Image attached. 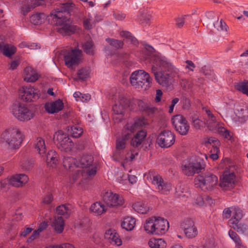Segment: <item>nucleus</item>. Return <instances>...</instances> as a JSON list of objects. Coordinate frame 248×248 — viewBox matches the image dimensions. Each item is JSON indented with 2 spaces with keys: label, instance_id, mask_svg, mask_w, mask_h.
I'll list each match as a JSON object with an SVG mask.
<instances>
[{
  "label": "nucleus",
  "instance_id": "1",
  "mask_svg": "<svg viewBox=\"0 0 248 248\" xmlns=\"http://www.w3.org/2000/svg\"><path fill=\"white\" fill-rule=\"evenodd\" d=\"M152 72L157 82L163 86H168L170 83L171 74H177L178 70L166 57L154 55Z\"/></svg>",
  "mask_w": 248,
  "mask_h": 248
},
{
  "label": "nucleus",
  "instance_id": "2",
  "mask_svg": "<svg viewBox=\"0 0 248 248\" xmlns=\"http://www.w3.org/2000/svg\"><path fill=\"white\" fill-rule=\"evenodd\" d=\"M72 5V3H68L61 4L50 14L55 24L60 26L57 28L58 32L63 35H69L75 31L74 27L65 23L67 20L65 14L69 13L73 7Z\"/></svg>",
  "mask_w": 248,
  "mask_h": 248
},
{
  "label": "nucleus",
  "instance_id": "3",
  "mask_svg": "<svg viewBox=\"0 0 248 248\" xmlns=\"http://www.w3.org/2000/svg\"><path fill=\"white\" fill-rule=\"evenodd\" d=\"M77 159L78 168L82 169H78L75 170L76 173L72 176L73 182L79 179H90L96 174V168L93 165V159L91 155H84Z\"/></svg>",
  "mask_w": 248,
  "mask_h": 248
},
{
  "label": "nucleus",
  "instance_id": "4",
  "mask_svg": "<svg viewBox=\"0 0 248 248\" xmlns=\"http://www.w3.org/2000/svg\"><path fill=\"white\" fill-rule=\"evenodd\" d=\"M24 138L21 130L16 127H10L1 134L0 142L10 150L20 148Z\"/></svg>",
  "mask_w": 248,
  "mask_h": 248
},
{
  "label": "nucleus",
  "instance_id": "5",
  "mask_svg": "<svg viewBox=\"0 0 248 248\" xmlns=\"http://www.w3.org/2000/svg\"><path fill=\"white\" fill-rule=\"evenodd\" d=\"M129 80L134 88L143 90L148 89L152 82L149 74L143 70H137L132 72Z\"/></svg>",
  "mask_w": 248,
  "mask_h": 248
},
{
  "label": "nucleus",
  "instance_id": "6",
  "mask_svg": "<svg viewBox=\"0 0 248 248\" xmlns=\"http://www.w3.org/2000/svg\"><path fill=\"white\" fill-rule=\"evenodd\" d=\"M128 126H124L121 136L116 141V148L113 155L114 160L116 161H120V158L124 157L123 154L127 151L126 146L132 137L131 132L128 131Z\"/></svg>",
  "mask_w": 248,
  "mask_h": 248
},
{
  "label": "nucleus",
  "instance_id": "7",
  "mask_svg": "<svg viewBox=\"0 0 248 248\" xmlns=\"http://www.w3.org/2000/svg\"><path fill=\"white\" fill-rule=\"evenodd\" d=\"M205 167L203 159L201 157H195L185 160L182 165V172L188 176H193L195 173H199Z\"/></svg>",
  "mask_w": 248,
  "mask_h": 248
},
{
  "label": "nucleus",
  "instance_id": "8",
  "mask_svg": "<svg viewBox=\"0 0 248 248\" xmlns=\"http://www.w3.org/2000/svg\"><path fill=\"white\" fill-rule=\"evenodd\" d=\"M194 183L197 187L203 191H210L217 184L218 178L212 172H205L195 178Z\"/></svg>",
  "mask_w": 248,
  "mask_h": 248
},
{
  "label": "nucleus",
  "instance_id": "9",
  "mask_svg": "<svg viewBox=\"0 0 248 248\" xmlns=\"http://www.w3.org/2000/svg\"><path fill=\"white\" fill-rule=\"evenodd\" d=\"M10 112L18 120L28 121L33 117L32 111L24 104L20 103L13 104L10 108Z\"/></svg>",
  "mask_w": 248,
  "mask_h": 248
},
{
  "label": "nucleus",
  "instance_id": "10",
  "mask_svg": "<svg viewBox=\"0 0 248 248\" xmlns=\"http://www.w3.org/2000/svg\"><path fill=\"white\" fill-rule=\"evenodd\" d=\"M53 140L61 151L65 152L71 151L74 145L68 135L62 130H58L54 134Z\"/></svg>",
  "mask_w": 248,
  "mask_h": 248
},
{
  "label": "nucleus",
  "instance_id": "11",
  "mask_svg": "<svg viewBox=\"0 0 248 248\" xmlns=\"http://www.w3.org/2000/svg\"><path fill=\"white\" fill-rule=\"evenodd\" d=\"M129 100L124 96L119 97L118 102L113 106V119L115 123L121 122L124 118V110L129 107Z\"/></svg>",
  "mask_w": 248,
  "mask_h": 248
},
{
  "label": "nucleus",
  "instance_id": "12",
  "mask_svg": "<svg viewBox=\"0 0 248 248\" xmlns=\"http://www.w3.org/2000/svg\"><path fill=\"white\" fill-rule=\"evenodd\" d=\"M235 168L234 166H229L224 171L222 177L220 178L219 185L225 190L232 188L235 182Z\"/></svg>",
  "mask_w": 248,
  "mask_h": 248
},
{
  "label": "nucleus",
  "instance_id": "13",
  "mask_svg": "<svg viewBox=\"0 0 248 248\" xmlns=\"http://www.w3.org/2000/svg\"><path fill=\"white\" fill-rule=\"evenodd\" d=\"M40 91L31 86H23L19 90L20 98L25 102H33L40 97Z\"/></svg>",
  "mask_w": 248,
  "mask_h": 248
},
{
  "label": "nucleus",
  "instance_id": "14",
  "mask_svg": "<svg viewBox=\"0 0 248 248\" xmlns=\"http://www.w3.org/2000/svg\"><path fill=\"white\" fill-rule=\"evenodd\" d=\"M175 141V135L169 130H163L158 135L156 143L162 148L171 147Z\"/></svg>",
  "mask_w": 248,
  "mask_h": 248
},
{
  "label": "nucleus",
  "instance_id": "15",
  "mask_svg": "<svg viewBox=\"0 0 248 248\" xmlns=\"http://www.w3.org/2000/svg\"><path fill=\"white\" fill-rule=\"evenodd\" d=\"M171 121L176 131L181 135H186L189 129V125L186 118L182 115L174 116Z\"/></svg>",
  "mask_w": 248,
  "mask_h": 248
},
{
  "label": "nucleus",
  "instance_id": "16",
  "mask_svg": "<svg viewBox=\"0 0 248 248\" xmlns=\"http://www.w3.org/2000/svg\"><path fill=\"white\" fill-rule=\"evenodd\" d=\"M103 200L106 205L110 207L122 206L124 203V200L122 196L108 191L104 194Z\"/></svg>",
  "mask_w": 248,
  "mask_h": 248
},
{
  "label": "nucleus",
  "instance_id": "17",
  "mask_svg": "<svg viewBox=\"0 0 248 248\" xmlns=\"http://www.w3.org/2000/svg\"><path fill=\"white\" fill-rule=\"evenodd\" d=\"M82 55V51L78 49H74L65 53L64 56L65 64L71 68L79 63Z\"/></svg>",
  "mask_w": 248,
  "mask_h": 248
},
{
  "label": "nucleus",
  "instance_id": "18",
  "mask_svg": "<svg viewBox=\"0 0 248 248\" xmlns=\"http://www.w3.org/2000/svg\"><path fill=\"white\" fill-rule=\"evenodd\" d=\"M151 180L152 184L161 194H167L172 188L171 185L170 183L165 181L159 175H154Z\"/></svg>",
  "mask_w": 248,
  "mask_h": 248
},
{
  "label": "nucleus",
  "instance_id": "19",
  "mask_svg": "<svg viewBox=\"0 0 248 248\" xmlns=\"http://www.w3.org/2000/svg\"><path fill=\"white\" fill-rule=\"evenodd\" d=\"M181 228L186 237L193 238L198 234V230L195 225L194 222L191 218L184 219L180 224Z\"/></svg>",
  "mask_w": 248,
  "mask_h": 248
},
{
  "label": "nucleus",
  "instance_id": "20",
  "mask_svg": "<svg viewBox=\"0 0 248 248\" xmlns=\"http://www.w3.org/2000/svg\"><path fill=\"white\" fill-rule=\"evenodd\" d=\"M29 180L28 176L23 173L16 174L8 178L9 185L16 187L23 186L28 183Z\"/></svg>",
  "mask_w": 248,
  "mask_h": 248
},
{
  "label": "nucleus",
  "instance_id": "21",
  "mask_svg": "<svg viewBox=\"0 0 248 248\" xmlns=\"http://www.w3.org/2000/svg\"><path fill=\"white\" fill-rule=\"evenodd\" d=\"M45 3V0H24L21 3V13L26 16L30 11L36 6L43 5Z\"/></svg>",
  "mask_w": 248,
  "mask_h": 248
},
{
  "label": "nucleus",
  "instance_id": "22",
  "mask_svg": "<svg viewBox=\"0 0 248 248\" xmlns=\"http://www.w3.org/2000/svg\"><path fill=\"white\" fill-rule=\"evenodd\" d=\"M155 234L163 235L168 230L169 223L167 220L162 217H155Z\"/></svg>",
  "mask_w": 248,
  "mask_h": 248
},
{
  "label": "nucleus",
  "instance_id": "23",
  "mask_svg": "<svg viewBox=\"0 0 248 248\" xmlns=\"http://www.w3.org/2000/svg\"><path fill=\"white\" fill-rule=\"evenodd\" d=\"M203 110L206 114V116L203 118L204 124L209 130L214 131L216 129L217 124L216 116L207 108H203Z\"/></svg>",
  "mask_w": 248,
  "mask_h": 248
},
{
  "label": "nucleus",
  "instance_id": "24",
  "mask_svg": "<svg viewBox=\"0 0 248 248\" xmlns=\"http://www.w3.org/2000/svg\"><path fill=\"white\" fill-rule=\"evenodd\" d=\"M105 238L109 242L117 246H120L122 244V241L119 234L115 230L109 229L105 233Z\"/></svg>",
  "mask_w": 248,
  "mask_h": 248
},
{
  "label": "nucleus",
  "instance_id": "25",
  "mask_svg": "<svg viewBox=\"0 0 248 248\" xmlns=\"http://www.w3.org/2000/svg\"><path fill=\"white\" fill-rule=\"evenodd\" d=\"M40 76L36 71L31 66H27L24 69V79L28 82H34L39 78Z\"/></svg>",
  "mask_w": 248,
  "mask_h": 248
},
{
  "label": "nucleus",
  "instance_id": "26",
  "mask_svg": "<svg viewBox=\"0 0 248 248\" xmlns=\"http://www.w3.org/2000/svg\"><path fill=\"white\" fill-rule=\"evenodd\" d=\"M63 107V103L60 99L46 104L45 106L46 110L49 113H57L61 110Z\"/></svg>",
  "mask_w": 248,
  "mask_h": 248
},
{
  "label": "nucleus",
  "instance_id": "27",
  "mask_svg": "<svg viewBox=\"0 0 248 248\" xmlns=\"http://www.w3.org/2000/svg\"><path fill=\"white\" fill-rule=\"evenodd\" d=\"M42 157L46 160L47 165L52 167L55 166L58 162V155L53 150H49L46 155L45 154L44 156Z\"/></svg>",
  "mask_w": 248,
  "mask_h": 248
},
{
  "label": "nucleus",
  "instance_id": "28",
  "mask_svg": "<svg viewBox=\"0 0 248 248\" xmlns=\"http://www.w3.org/2000/svg\"><path fill=\"white\" fill-rule=\"evenodd\" d=\"M147 122L143 117L138 118L135 119L133 124L127 123L124 126H128V131L131 132V135L138 129L142 128L146 125Z\"/></svg>",
  "mask_w": 248,
  "mask_h": 248
},
{
  "label": "nucleus",
  "instance_id": "29",
  "mask_svg": "<svg viewBox=\"0 0 248 248\" xmlns=\"http://www.w3.org/2000/svg\"><path fill=\"white\" fill-rule=\"evenodd\" d=\"M0 51L4 56L10 58L15 54L16 48L13 45L1 42L0 43Z\"/></svg>",
  "mask_w": 248,
  "mask_h": 248
},
{
  "label": "nucleus",
  "instance_id": "30",
  "mask_svg": "<svg viewBox=\"0 0 248 248\" xmlns=\"http://www.w3.org/2000/svg\"><path fill=\"white\" fill-rule=\"evenodd\" d=\"M230 226L235 230L238 232L244 234H248V227L247 225L237 222L236 220L230 219Z\"/></svg>",
  "mask_w": 248,
  "mask_h": 248
},
{
  "label": "nucleus",
  "instance_id": "31",
  "mask_svg": "<svg viewBox=\"0 0 248 248\" xmlns=\"http://www.w3.org/2000/svg\"><path fill=\"white\" fill-rule=\"evenodd\" d=\"M77 162V159L71 156H65L63 159V167L70 171L78 168Z\"/></svg>",
  "mask_w": 248,
  "mask_h": 248
},
{
  "label": "nucleus",
  "instance_id": "32",
  "mask_svg": "<svg viewBox=\"0 0 248 248\" xmlns=\"http://www.w3.org/2000/svg\"><path fill=\"white\" fill-rule=\"evenodd\" d=\"M146 137V132L140 130L132 138H131L130 144L133 147H138Z\"/></svg>",
  "mask_w": 248,
  "mask_h": 248
},
{
  "label": "nucleus",
  "instance_id": "33",
  "mask_svg": "<svg viewBox=\"0 0 248 248\" xmlns=\"http://www.w3.org/2000/svg\"><path fill=\"white\" fill-rule=\"evenodd\" d=\"M135 103L138 105L140 111H144L148 114L154 113L156 110L155 107L150 106L147 102L141 100H136Z\"/></svg>",
  "mask_w": 248,
  "mask_h": 248
},
{
  "label": "nucleus",
  "instance_id": "34",
  "mask_svg": "<svg viewBox=\"0 0 248 248\" xmlns=\"http://www.w3.org/2000/svg\"><path fill=\"white\" fill-rule=\"evenodd\" d=\"M35 150L41 156H44L46 152L45 141L42 138H38L34 143Z\"/></svg>",
  "mask_w": 248,
  "mask_h": 248
},
{
  "label": "nucleus",
  "instance_id": "35",
  "mask_svg": "<svg viewBox=\"0 0 248 248\" xmlns=\"http://www.w3.org/2000/svg\"><path fill=\"white\" fill-rule=\"evenodd\" d=\"M90 211L95 216L101 215L106 212L107 209L100 202H96L90 207Z\"/></svg>",
  "mask_w": 248,
  "mask_h": 248
},
{
  "label": "nucleus",
  "instance_id": "36",
  "mask_svg": "<svg viewBox=\"0 0 248 248\" xmlns=\"http://www.w3.org/2000/svg\"><path fill=\"white\" fill-rule=\"evenodd\" d=\"M136 225L135 219L133 217H127L124 218L121 226L122 228L126 231H131Z\"/></svg>",
  "mask_w": 248,
  "mask_h": 248
},
{
  "label": "nucleus",
  "instance_id": "37",
  "mask_svg": "<svg viewBox=\"0 0 248 248\" xmlns=\"http://www.w3.org/2000/svg\"><path fill=\"white\" fill-rule=\"evenodd\" d=\"M52 226L58 233H61L64 229V221L62 217H55L52 223Z\"/></svg>",
  "mask_w": 248,
  "mask_h": 248
},
{
  "label": "nucleus",
  "instance_id": "38",
  "mask_svg": "<svg viewBox=\"0 0 248 248\" xmlns=\"http://www.w3.org/2000/svg\"><path fill=\"white\" fill-rule=\"evenodd\" d=\"M133 209L138 213L144 214L149 211V206L142 202H137L133 205Z\"/></svg>",
  "mask_w": 248,
  "mask_h": 248
},
{
  "label": "nucleus",
  "instance_id": "39",
  "mask_svg": "<svg viewBox=\"0 0 248 248\" xmlns=\"http://www.w3.org/2000/svg\"><path fill=\"white\" fill-rule=\"evenodd\" d=\"M150 248H166L167 243L163 239L152 238L148 242Z\"/></svg>",
  "mask_w": 248,
  "mask_h": 248
},
{
  "label": "nucleus",
  "instance_id": "40",
  "mask_svg": "<svg viewBox=\"0 0 248 248\" xmlns=\"http://www.w3.org/2000/svg\"><path fill=\"white\" fill-rule=\"evenodd\" d=\"M34 164V160L29 157H24L20 162V166L24 170H30Z\"/></svg>",
  "mask_w": 248,
  "mask_h": 248
},
{
  "label": "nucleus",
  "instance_id": "41",
  "mask_svg": "<svg viewBox=\"0 0 248 248\" xmlns=\"http://www.w3.org/2000/svg\"><path fill=\"white\" fill-rule=\"evenodd\" d=\"M155 217L147 219L144 226L145 231L148 233L155 234Z\"/></svg>",
  "mask_w": 248,
  "mask_h": 248
},
{
  "label": "nucleus",
  "instance_id": "42",
  "mask_svg": "<svg viewBox=\"0 0 248 248\" xmlns=\"http://www.w3.org/2000/svg\"><path fill=\"white\" fill-rule=\"evenodd\" d=\"M46 18V16L44 13H37L33 15L30 17L31 22L34 24L38 25L41 24L43 23Z\"/></svg>",
  "mask_w": 248,
  "mask_h": 248
},
{
  "label": "nucleus",
  "instance_id": "43",
  "mask_svg": "<svg viewBox=\"0 0 248 248\" xmlns=\"http://www.w3.org/2000/svg\"><path fill=\"white\" fill-rule=\"evenodd\" d=\"M235 89L248 96V80H244L236 83Z\"/></svg>",
  "mask_w": 248,
  "mask_h": 248
},
{
  "label": "nucleus",
  "instance_id": "44",
  "mask_svg": "<svg viewBox=\"0 0 248 248\" xmlns=\"http://www.w3.org/2000/svg\"><path fill=\"white\" fill-rule=\"evenodd\" d=\"M56 213L60 215L68 217L71 213L69 205L62 204L56 208Z\"/></svg>",
  "mask_w": 248,
  "mask_h": 248
},
{
  "label": "nucleus",
  "instance_id": "45",
  "mask_svg": "<svg viewBox=\"0 0 248 248\" xmlns=\"http://www.w3.org/2000/svg\"><path fill=\"white\" fill-rule=\"evenodd\" d=\"M77 101H81L82 102H87L91 99V95L89 93L82 94L79 92H76L74 94Z\"/></svg>",
  "mask_w": 248,
  "mask_h": 248
},
{
  "label": "nucleus",
  "instance_id": "46",
  "mask_svg": "<svg viewBox=\"0 0 248 248\" xmlns=\"http://www.w3.org/2000/svg\"><path fill=\"white\" fill-rule=\"evenodd\" d=\"M96 21L94 20L91 14H89L87 17L84 18L83 20V25L86 30H91L93 26L95 25Z\"/></svg>",
  "mask_w": 248,
  "mask_h": 248
},
{
  "label": "nucleus",
  "instance_id": "47",
  "mask_svg": "<svg viewBox=\"0 0 248 248\" xmlns=\"http://www.w3.org/2000/svg\"><path fill=\"white\" fill-rule=\"evenodd\" d=\"M243 216V212L241 209L238 207L234 208L232 210V216L230 219L236 220L237 222H239Z\"/></svg>",
  "mask_w": 248,
  "mask_h": 248
},
{
  "label": "nucleus",
  "instance_id": "48",
  "mask_svg": "<svg viewBox=\"0 0 248 248\" xmlns=\"http://www.w3.org/2000/svg\"><path fill=\"white\" fill-rule=\"evenodd\" d=\"M89 69L87 68H82L79 69L77 73L78 79L81 80H84L87 78L89 76Z\"/></svg>",
  "mask_w": 248,
  "mask_h": 248
},
{
  "label": "nucleus",
  "instance_id": "49",
  "mask_svg": "<svg viewBox=\"0 0 248 248\" xmlns=\"http://www.w3.org/2000/svg\"><path fill=\"white\" fill-rule=\"evenodd\" d=\"M106 40L110 45L117 49L121 48L124 46V43L121 40L109 38H107Z\"/></svg>",
  "mask_w": 248,
  "mask_h": 248
},
{
  "label": "nucleus",
  "instance_id": "50",
  "mask_svg": "<svg viewBox=\"0 0 248 248\" xmlns=\"http://www.w3.org/2000/svg\"><path fill=\"white\" fill-rule=\"evenodd\" d=\"M70 132L73 137L78 138L83 133V129L79 126L75 125L71 127Z\"/></svg>",
  "mask_w": 248,
  "mask_h": 248
},
{
  "label": "nucleus",
  "instance_id": "51",
  "mask_svg": "<svg viewBox=\"0 0 248 248\" xmlns=\"http://www.w3.org/2000/svg\"><path fill=\"white\" fill-rule=\"evenodd\" d=\"M84 51L89 55H93L94 53L93 43L92 41H87L83 46Z\"/></svg>",
  "mask_w": 248,
  "mask_h": 248
},
{
  "label": "nucleus",
  "instance_id": "52",
  "mask_svg": "<svg viewBox=\"0 0 248 248\" xmlns=\"http://www.w3.org/2000/svg\"><path fill=\"white\" fill-rule=\"evenodd\" d=\"M120 35L122 37H125V38L129 40L131 42L135 45H137L138 43L137 39L133 37L131 33L127 31H122L120 32Z\"/></svg>",
  "mask_w": 248,
  "mask_h": 248
},
{
  "label": "nucleus",
  "instance_id": "53",
  "mask_svg": "<svg viewBox=\"0 0 248 248\" xmlns=\"http://www.w3.org/2000/svg\"><path fill=\"white\" fill-rule=\"evenodd\" d=\"M155 49L151 46L145 45L143 52L145 54V59H149L155 52Z\"/></svg>",
  "mask_w": 248,
  "mask_h": 248
},
{
  "label": "nucleus",
  "instance_id": "54",
  "mask_svg": "<svg viewBox=\"0 0 248 248\" xmlns=\"http://www.w3.org/2000/svg\"><path fill=\"white\" fill-rule=\"evenodd\" d=\"M45 248H75V247L71 244L63 243L61 244L47 245Z\"/></svg>",
  "mask_w": 248,
  "mask_h": 248
},
{
  "label": "nucleus",
  "instance_id": "55",
  "mask_svg": "<svg viewBox=\"0 0 248 248\" xmlns=\"http://www.w3.org/2000/svg\"><path fill=\"white\" fill-rule=\"evenodd\" d=\"M229 236L230 237V238L234 242L235 245H237L239 244V243L243 242L241 240L240 237L236 233V232H235L232 230H230L229 231Z\"/></svg>",
  "mask_w": 248,
  "mask_h": 248
},
{
  "label": "nucleus",
  "instance_id": "56",
  "mask_svg": "<svg viewBox=\"0 0 248 248\" xmlns=\"http://www.w3.org/2000/svg\"><path fill=\"white\" fill-rule=\"evenodd\" d=\"M124 156L123 158H120V160H125L128 161H132L135 158L136 155H138V153L135 152H125L123 154Z\"/></svg>",
  "mask_w": 248,
  "mask_h": 248
},
{
  "label": "nucleus",
  "instance_id": "57",
  "mask_svg": "<svg viewBox=\"0 0 248 248\" xmlns=\"http://www.w3.org/2000/svg\"><path fill=\"white\" fill-rule=\"evenodd\" d=\"M215 246L214 239L211 238L206 240L205 243L199 248H215Z\"/></svg>",
  "mask_w": 248,
  "mask_h": 248
},
{
  "label": "nucleus",
  "instance_id": "58",
  "mask_svg": "<svg viewBox=\"0 0 248 248\" xmlns=\"http://www.w3.org/2000/svg\"><path fill=\"white\" fill-rule=\"evenodd\" d=\"M214 26L218 31L226 30V24L225 23L223 22L222 20H221L220 21L217 20L214 23Z\"/></svg>",
  "mask_w": 248,
  "mask_h": 248
},
{
  "label": "nucleus",
  "instance_id": "59",
  "mask_svg": "<svg viewBox=\"0 0 248 248\" xmlns=\"http://www.w3.org/2000/svg\"><path fill=\"white\" fill-rule=\"evenodd\" d=\"M211 154L210 155V157L213 160H217L218 158V153H219V150L218 147L216 146L213 147L211 150Z\"/></svg>",
  "mask_w": 248,
  "mask_h": 248
},
{
  "label": "nucleus",
  "instance_id": "60",
  "mask_svg": "<svg viewBox=\"0 0 248 248\" xmlns=\"http://www.w3.org/2000/svg\"><path fill=\"white\" fill-rule=\"evenodd\" d=\"M206 142L210 144H213L212 148L216 146L218 147V146L219 145V141L215 137H210L208 138Z\"/></svg>",
  "mask_w": 248,
  "mask_h": 248
},
{
  "label": "nucleus",
  "instance_id": "61",
  "mask_svg": "<svg viewBox=\"0 0 248 248\" xmlns=\"http://www.w3.org/2000/svg\"><path fill=\"white\" fill-rule=\"evenodd\" d=\"M19 46L21 48H22L24 47H28L31 49H36L37 48H40V46H38V45L35 43H32V44H31L30 45H27L26 44V43H22L19 45Z\"/></svg>",
  "mask_w": 248,
  "mask_h": 248
},
{
  "label": "nucleus",
  "instance_id": "62",
  "mask_svg": "<svg viewBox=\"0 0 248 248\" xmlns=\"http://www.w3.org/2000/svg\"><path fill=\"white\" fill-rule=\"evenodd\" d=\"M194 126L198 129H201L204 124V121H202L199 119H195L193 121Z\"/></svg>",
  "mask_w": 248,
  "mask_h": 248
},
{
  "label": "nucleus",
  "instance_id": "63",
  "mask_svg": "<svg viewBox=\"0 0 248 248\" xmlns=\"http://www.w3.org/2000/svg\"><path fill=\"white\" fill-rule=\"evenodd\" d=\"M183 108L185 109H188L191 106V102L189 99L185 98L182 100Z\"/></svg>",
  "mask_w": 248,
  "mask_h": 248
},
{
  "label": "nucleus",
  "instance_id": "64",
  "mask_svg": "<svg viewBox=\"0 0 248 248\" xmlns=\"http://www.w3.org/2000/svg\"><path fill=\"white\" fill-rule=\"evenodd\" d=\"M187 17V16H185L176 19V25L179 28H182L185 24V19Z\"/></svg>",
  "mask_w": 248,
  "mask_h": 248
}]
</instances>
